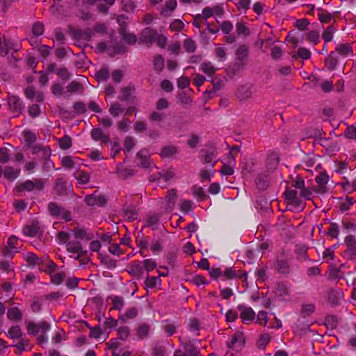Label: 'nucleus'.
<instances>
[{"instance_id":"nucleus-55","label":"nucleus","mask_w":356,"mask_h":356,"mask_svg":"<svg viewBox=\"0 0 356 356\" xmlns=\"http://www.w3.org/2000/svg\"><path fill=\"white\" fill-rule=\"evenodd\" d=\"M175 176V172H174V170L172 168H168V170H166L164 172H159L157 175H156V177L157 178H162L165 181H168L169 180H170L171 179H172Z\"/></svg>"},{"instance_id":"nucleus-22","label":"nucleus","mask_w":356,"mask_h":356,"mask_svg":"<svg viewBox=\"0 0 356 356\" xmlns=\"http://www.w3.org/2000/svg\"><path fill=\"white\" fill-rule=\"evenodd\" d=\"M151 326L147 323H140L136 328V334L138 339H144L147 338L149 334Z\"/></svg>"},{"instance_id":"nucleus-1","label":"nucleus","mask_w":356,"mask_h":356,"mask_svg":"<svg viewBox=\"0 0 356 356\" xmlns=\"http://www.w3.org/2000/svg\"><path fill=\"white\" fill-rule=\"evenodd\" d=\"M44 184L45 181L42 179H27L24 182L17 184L14 188V191L15 193H21L24 191L27 192L33 191H41L44 189Z\"/></svg>"},{"instance_id":"nucleus-12","label":"nucleus","mask_w":356,"mask_h":356,"mask_svg":"<svg viewBox=\"0 0 356 356\" xmlns=\"http://www.w3.org/2000/svg\"><path fill=\"white\" fill-rule=\"evenodd\" d=\"M315 181L317 184L316 191L319 193H325L327 191V184L329 181V176L326 172H321L316 177Z\"/></svg>"},{"instance_id":"nucleus-6","label":"nucleus","mask_w":356,"mask_h":356,"mask_svg":"<svg viewBox=\"0 0 356 356\" xmlns=\"http://www.w3.org/2000/svg\"><path fill=\"white\" fill-rule=\"evenodd\" d=\"M245 338L244 333L242 332H236L227 342V346L229 349L241 350L244 346Z\"/></svg>"},{"instance_id":"nucleus-13","label":"nucleus","mask_w":356,"mask_h":356,"mask_svg":"<svg viewBox=\"0 0 356 356\" xmlns=\"http://www.w3.org/2000/svg\"><path fill=\"white\" fill-rule=\"evenodd\" d=\"M222 276L225 280H233L235 278L247 279L245 273L242 270L236 271L234 268H227L225 271L222 272Z\"/></svg>"},{"instance_id":"nucleus-59","label":"nucleus","mask_w":356,"mask_h":356,"mask_svg":"<svg viewBox=\"0 0 356 356\" xmlns=\"http://www.w3.org/2000/svg\"><path fill=\"white\" fill-rule=\"evenodd\" d=\"M315 307L313 304H303L301 308V315L305 318L310 316L314 312Z\"/></svg>"},{"instance_id":"nucleus-38","label":"nucleus","mask_w":356,"mask_h":356,"mask_svg":"<svg viewBox=\"0 0 356 356\" xmlns=\"http://www.w3.org/2000/svg\"><path fill=\"white\" fill-rule=\"evenodd\" d=\"M318 19L322 24H328L332 19V15L321 8H318Z\"/></svg>"},{"instance_id":"nucleus-8","label":"nucleus","mask_w":356,"mask_h":356,"mask_svg":"<svg viewBox=\"0 0 356 356\" xmlns=\"http://www.w3.org/2000/svg\"><path fill=\"white\" fill-rule=\"evenodd\" d=\"M127 19L124 15H120L118 17L117 21L120 24L119 29V33L122 36V38L129 44H134L137 41V38L134 33H127L126 31V25H122L121 20Z\"/></svg>"},{"instance_id":"nucleus-31","label":"nucleus","mask_w":356,"mask_h":356,"mask_svg":"<svg viewBox=\"0 0 356 356\" xmlns=\"http://www.w3.org/2000/svg\"><path fill=\"white\" fill-rule=\"evenodd\" d=\"M7 316L9 320L20 321L22 318V313L18 307H13L8 310Z\"/></svg>"},{"instance_id":"nucleus-11","label":"nucleus","mask_w":356,"mask_h":356,"mask_svg":"<svg viewBox=\"0 0 356 356\" xmlns=\"http://www.w3.org/2000/svg\"><path fill=\"white\" fill-rule=\"evenodd\" d=\"M157 38V32L150 28L145 29L140 33V40L147 44H151L155 42Z\"/></svg>"},{"instance_id":"nucleus-34","label":"nucleus","mask_w":356,"mask_h":356,"mask_svg":"<svg viewBox=\"0 0 356 356\" xmlns=\"http://www.w3.org/2000/svg\"><path fill=\"white\" fill-rule=\"evenodd\" d=\"M112 302L113 306L110 310H121L124 307V299L118 296H111L108 298Z\"/></svg>"},{"instance_id":"nucleus-54","label":"nucleus","mask_w":356,"mask_h":356,"mask_svg":"<svg viewBox=\"0 0 356 356\" xmlns=\"http://www.w3.org/2000/svg\"><path fill=\"white\" fill-rule=\"evenodd\" d=\"M56 238L60 244L67 245L70 238V234L67 232L60 231L56 234Z\"/></svg>"},{"instance_id":"nucleus-15","label":"nucleus","mask_w":356,"mask_h":356,"mask_svg":"<svg viewBox=\"0 0 356 356\" xmlns=\"http://www.w3.org/2000/svg\"><path fill=\"white\" fill-rule=\"evenodd\" d=\"M74 238L77 240H84L86 241H90L93 238V234L91 232H87L86 229L81 227H76L73 230Z\"/></svg>"},{"instance_id":"nucleus-28","label":"nucleus","mask_w":356,"mask_h":356,"mask_svg":"<svg viewBox=\"0 0 356 356\" xmlns=\"http://www.w3.org/2000/svg\"><path fill=\"white\" fill-rule=\"evenodd\" d=\"M66 89L67 91L71 94L76 92L82 94L84 91L83 86L76 81H72L70 82L67 86Z\"/></svg>"},{"instance_id":"nucleus-7","label":"nucleus","mask_w":356,"mask_h":356,"mask_svg":"<svg viewBox=\"0 0 356 356\" xmlns=\"http://www.w3.org/2000/svg\"><path fill=\"white\" fill-rule=\"evenodd\" d=\"M237 309L240 312V318L244 323L248 324L255 319V312L251 307L244 305H238Z\"/></svg>"},{"instance_id":"nucleus-44","label":"nucleus","mask_w":356,"mask_h":356,"mask_svg":"<svg viewBox=\"0 0 356 356\" xmlns=\"http://www.w3.org/2000/svg\"><path fill=\"white\" fill-rule=\"evenodd\" d=\"M138 311L136 307H131L127 309L125 313L121 315L119 318L122 321H126L129 319H133L138 315Z\"/></svg>"},{"instance_id":"nucleus-16","label":"nucleus","mask_w":356,"mask_h":356,"mask_svg":"<svg viewBox=\"0 0 356 356\" xmlns=\"http://www.w3.org/2000/svg\"><path fill=\"white\" fill-rule=\"evenodd\" d=\"M91 137L96 141H100L101 143L106 144L110 141V136L104 134L100 128H95L91 131Z\"/></svg>"},{"instance_id":"nucleus-9","label":"nucleus","mask_w":356,"mask_h":356,"mask_svg":"<svg viewBox=\"0 0 356 356\" xmlns=\"http://www.w3.org/2000/svg\"><path fill=\"white\" fill-rule=\"evenodd\" d=\"M347 247L345 253L350 259H356V238L354 235H348L344 239Z\"/></svg>"},{"instance_id":"nucleus-48","label":"nucleus","mask_w":356,"mask_h":356,"mask_svg":"<svg viewBox=\"0 0 356 356\" xmlns=\"http://www.w3.org/2000/svg\"><path fill=\"white\" fill-rule=\"evenodd\" d=\"M177 3V0H168L165 2V8H163L161 14L165 16H168L170 14L168 13V10L172 12L175 10Z\"/></svg>"},{"instance_id":"nucleus-47","label":"nucleus","mask_w":356,"mask_h":356,"mask_svg":"<svg viewBox=\"0 0 356 356\" xmlns=\"http://www.w3.org/2000/svg\"><path fill=\"white\" fill-rule=\"evenodd\" d=\"M109 71L106 67L101 68L95 73V79L99 81H106L109 78Z\"/></svg>"},{"instance_id":"nucleus-45","label":"nucleus","mask_w":356,"mask_h":356,"mask_svg":"<svg viewBox=\"0 0 356 356\" xmlns=\"http://www.w3.org/2000/svg\"><path fill=\"white\" fill-rule=\"evenodd\" d=\"M248 48L245 44L239 46L236 51V59L241 63L248 56Z\"/></svg>"},{"instance_id":"nucleus-21","label":"nucleus","mask_w":356,"mask_h":356,"mask_svg":"<svg viewBox=\"0 0 356 356\" xmlns=\"http://www.w3.org/2000/svg\"><path fill=\"white\" fill-rule=\"evenodd\" d=\"M178 152V147L177 146L173 145H167L161 148L160 156L163 159L170 158L176 155Z\"/></svg>"},{"instance_id":"nucleus-61","label":"nucleus","mask_w":356,"mask_h":356,"mask_svg":"<svg viewBox=\"0 0 356 356\" xmlns=\"http://www.w3.org/2000/svg\"><path fill=\"white\" fill-rule=\"evenodd\" d=\"M177 326L175 323H167L162 325V329L168 337L172 336L177 332Z\"/></svg>"},{"instance_id":"nucleus-41","label":"nucleus","mask_w":356,"mask_h":356,"mask_svg":"<svg viewBox=\"0 0 356 356\" xmlns=\"http://www.w3.org/2000/svg\"><path fill=\"white\" fill-rule=\"evenodd\" d=\"M305 38L309 43L316 45L320 42L319 32L317 31H310L305 34Z\"/></svg>"},{"instance_id":"nucleus-5","label":"nucleus","mask_w":356,"mask_h":356,"mask_svg":"<svg viewBox=\"0 0 356 356\" xmlns=\"http://www.w3.org/2000/svg\"><path fill=\"white\" fill-rule=\"evenodd\" d=\"M254 93V88L253 86L249 83H246L242 86H240L236 92V98L240 102H247L250 99Z\"/></svg>"},{"instance_id":"nucleus-58","label":"nucleus","mask_w":356,"mask_h":356,"mask_svg":"<svg viewBox=\"0 0 356 356\" xmlns=\"http://www.w3.org/2000/svg\"><path fill=\"white\" fill-rule=\"evenodd\" d=\"M152 356H168L166 347L164 346H155L152 349Z\"/></svg>"},{"instance_id":"nucleus-25","label":"nucleus","mask_w":356,"mask_h":356,"mask_svg":"<svg viewBox=\"0 0 356 356\" xmlns=\"http://www.w3.org/2000/svg\"><path fill=\"white\" fill-rule=\"evenodd\" d=\"M257 188L260 190L267 188L269 182V177L267 173L259 174L255 180Z\"/></svg>"},{"instance_id":"nucleus-50","label":"nucleus","mask_w":356,"mask_h":356,"mask_svg":"<svg viewBox=\"0 0 356 356\" xmlns=\"http://www.w3.org/2000/svg\"><path fill=\"white\" fill-rule=\"evenodd\" d=\"M183 46L188 53H193L196 50V44L195 41L191 38H187L184 40Z\"/></svg>"},{"instance_id":"nucleus-62","label":"nucleus","mask_w":356,"mask_h":356,"mask_svg":"<svg viewBox=\"0 0 356 356\" xmlns=\"http://www.w3.org/2000/svg\"><path fill=\"white\" fill-rule=\"evenodd\" d=\"M121 5L122 10L127 13L133 12L136 8L131 0H121Z\"/></svg>"},{"instance_id":"nucleus-27","label":"nucleus","mask_w":356,"mask_h":356,"mask_svg":"<svg viewBox=\"0 0 356 356\" xmlns=\"http://www.w3.org/2000/svg\"><path fill=\"white\" fill-rule=\"evenodd\" d=\"M177 191L174 188L169 190L165 196L167 209H172L177 200Z\"/></svg>"},{"instance_id":"nucleus-23","label":"nucleus","mask_w":356,"mask_h":356,"mask_svg":"<svg viewBox=\"0 0 356 356\" xmlns=\"http://www.w3.org/2000/svg\"><path fill=\"white\" fill-rule=\"evenodd\" d=\"M285 199L291 202V204L298 207L301 202L298 197V193L296 190L287 189L284 193Z\"/></svg>"},{"instance_id":"nucleus-33","label":"nucleus","mask_w":356,"mask_h":356,"mask_svg":"<svg viewBox=\"0 0 356 356\" xmlns=\"http://www.w3.org/2000/svg\"><path fill=\"white\" fill-rule=\"evenodd\" d=\"M40 227L38 222H32L31 225H28L24 227V233L25 235L29 236H35L39 232Z\"/></svg>"},{"instance_id":"nucleus-3","label":"nucleus","mask_w":356,"mask_h":356,"mask_svg":"<svg viewBox=\"0 0 356 356\" xmlns=\"http://www.w3.org/2000/svg\"><path fill=\"white\" fill-rule=\"evenodd\" d=\"M71 184L64 177H58L55 179L53 186V193L58 196H67L71 191Z\"/></svg>"},{"instance_id":"nucleus-57","label":"nucleus","mask_w":356,"mask_h":356,"mask_svg":"<svg viewBox=\"0 0 356 356\" xmlns=\"http://www.w3.org/2000/svg\"><path fill=\"white\" fill-rule=\"evenodd\" d=\"M192 192H193V194L195 197L199 198L200 200H204L207 197V195L204 193L203 188L201 186H193Z\"/></svg>"},{"instance_id":"nucleus-42","label":"nucleus","mask_w":356,"mask_h":356,"mask_svg":"<svg viewBox=\"0 0 356 356\" xmlns=\"http://www.w3.org/2000/svg\"><path fill=\"white\" fill-rule=\"evenodd\" d=\"M82 249V245L79 241H69L66 245V250L68 252L77 253Z\"/></svg>"},{"instance_id":"nucleus-56","label":"nucleus","mask_w":356,"mask_h":356,"mask_svg":"<svg viewBox=\"0 0 356 356\" xmlns=\"http://www.w3.org/2000/svg\"><path fill=\"white\" fill-rule=\"evenodd\" d=\"M56 73L63 81H67L71 78V74L65 67L57 69Z\"/></svg>"},{"instance_id":"nucleus-19","label":"nucleus","mask_w":356,"mask_h":356,"mask_svg":"<svg viewBox=\"0 0 356 356\" xmlns=\"http://www.w3.org/2000/svg\"><path fill=\"white\" fill-rule=\"evenodd\" d=\"M339 63V58L334 51L330 54L325 59V65L330 71L334 70Z\"/></svg>"},{"instance_id":"nucleus-35","label":"nucleus","mask_w":356,"mask_h":356,"mask_svg":"<svg viewBox=\"0 0 356 356\" xmlns=\"http://www.w3.org/2000/svg\"><path fill=\"white\" fill-rule=\"evenodd\" d=\"M32 152L33 154L41 152L42 154V158L44 160L49 159L51 155V150L49 148L44 147L40 145H35L32 147Z\"/></svg>"},{"instance_id":"nucleus-49","label":"nucleus","mask_w":356,"mask_h":356,"mask_svg":"<svg viewBox=\"0 0 356 356\" xmlns=\"http://www.w3.org/2000/svg\"><path fill=\"white\" fill-rule=\"evenodd\" d=\"M344 267V265H341L340 268H332L330 270V276L333 279H339L343 278L345 275V273L342 271V268Z\"/></svg>"},{"instance_id":"nucleus-39","label":"nucleus","mask_w":356,"mask_h":356,"mask_svg":"<svg viewBox=\"0 0 356 356\" xmlns=\"http://www.w3.org/2000/svg\"><path fill=\"white\" fill-rule=\"evenodd\" d=\"M339 225L336 222H330L326 230V234L331 238H337L339 235Z\"/></svg>"},{"instance_id":"nucleus-52","label":"nucleus","mask_w":356,"mask_h":356,"mask_svg":"<svg viewBox=\"0 0 356 356\" xmlns=\"http://www.w3.org/2000/svg\"><path fill=\"white\" fill-rule=\"evenodd\" d=\"M8 335L12 339H19L22 336V330L20 326L14 325L10 327L8 331Z\"/></svg>"},{"instance_id":"nucleus-10","label":"nucleus","mask_w":356,"mask_h":356,"mask_svg":"<svg viewBox=\"0 0 356 356\" xmlns=\"http://www.w3.org/2000/svg\"><path fill=\"white\" fill-rule=\"evenodd\" d=\"M10 50H14L15 52L18 51L17 49H15V44L10 39L4 36L0 38V55L6 56Z\"/></svg>"},{"instance_id":"nucleus-63","label":"nucleus","mask_w":356,"mask_h":356,"mask_svg":"<svg viewBox=\"0 0 356 356\" xmlns=\"http://www.w3.org/2000/svg\"><path fill=\"white\" fill-rule=\"evenodd\" d=\"M309 21L307 18H302L296 20V22H295V26L299 31H303L307 29V26L309 25Z\"/></svg>"},{"instance_id":"nucleus-36","label":"nucleus","mask_w":356,"mask_h":356,"mask_svg":"<svg viewBox=\"0 0 356 356\" xmlns=\"http://www.w3.org/2000/svg\"><path fill=\"white\" fill-rule=\"evenodd\" d=\"M184 350L186 356H202L197 347L191 342L184 344Z\"/></svg>"},{"instance_id":"nucleus-60","label":"nucleus","mask_w":356,"mask_h":356,"mask_svg":"<svg viewBox=\"0 0 356 356\" xmlns=\"http://www.w3.org/2000/svg\"><path fill=\"white\" fill-rule=\"evenodd\" d=\"M164 67V59L161 55H157L154 58V67L155 70L160 72Z\"/></svg>"},{"instance_id":"nucleus-43","label":"nucleus","mask_w":356,"mask_h":356,"mask_svg":"<svg viewBox=\"0 0 356 356\" xmlns=\"http://www.w3.org/2000/svg\"><path fill=\"white\" fill-rule=\"evenodd\" d=\"M200 70L209 76H213L217 68L212 65L211 62H204L200 65Z\"/></svg>"},{"instance_id":"nucleus-24","label":"nucleus","mask_w":356,"mask_h":356,"mask_svg":"<svg viewBox=\"0 0 356 356\" xmlns=\"http://www.w3.org/2000/svg\"><path fill=\"white\" fill-rule=\"evenodd\" d=\"M136 156L140 161L138 165L143 168H148L150 167L151 162L149 156L147 155V151L145 149H141L138 152Z\"/></svg>"},{"instance_id":"nucleus-29","label":"nucleus","mask_w":356,"mask_h":356,"mask_svg":"<svg viewBox=\"0 0 356 356\" xmlns=\"http://www.w3.org/2000/svg\"><path fill=\"white\" fill-rule=\"evenodd\" d=\"M19 173L20 169H15L10 166L6 167L3 170L4 177L10 181H13L17 178Z\"/></svg>"},{"instance_id":"nucleus-51","label":"nucleus","mask_w":356,"mask_h":356,"mask_svg":"<svg viewBox=\"0 0 356 356\" xmlns=\"http://www.w3.org/2000/svg\"><path fill=\"white\" fill-rule=\"evenodd\" d=\"M65 277L66 274L63 271L54 273L51 275V282L56 285H59L63 282Z\"/></svg>"},{"instance_id":"nucleus-32","label":"nucleus","mask_w":356,"mask_h":356,"mask_svg":"<svg viewBox=\"0 0 356 356\" xmlns=\"http://www.w3.org/2000/svg\"><path fill=\"white\" fill-rule=\"evenodd\" d=\"M74 175L80 184H86L90 181V175L84 170H78Z\"/></svg>"},{"instance_id":"nucleus-2","label":"nucleus","mask_w":356,"mask_h":356,"mask_svg":"<svg viewBox=\"0 0 356 356\" xmlns=\"http://www.w3.org/2000/svg\"><path fill=\"white\" fill-rule=\"evenodd\" d=\"M47 209L49 213L53 217L58 218L60 216L65 222L72 220L71 212L66 210L56 202H49L47 205Z\"/></svg>"},{"instance_id":"nucleus-30","label":"nucleus","mask_w":356,"mask_h":356,"mask_svg":"<svg viewBox=\"0 0 356 356\" xmlns=\"http://www.w3.org/2000/svg\"><path fill=\"white\" fill-rule=\"evenodd\" d=\"M135 91L136 88L134 86L129 85L125 86L121 89V95L119 97V99L121 101H128Z\"/></svg>"},{"instance_id":"nucleus-14","label":"nucleus","mask_w":356,"mask_h":356,"mask_svg":"<svg viewBox=\"0 0 356 356\" xmlns=\"http://www.w3.org/2000/svg\"><path fill=\"white\" fill-rule=\"evenodd\" d=\"M143 267L141 266L140 261H136L130 264L129 273L134 277L140 280L143 277Z\"/></svg>"},{"instance_id":"nucleus-20","label":"nucleus","mask_w":356,"mask_h":356,"mask_svg":"<svg viewBox=\"0 0 356 356\" xmlns=\"http://www.w3.org/2000/svg\"><path fill=\"white\" fill-rule=\"evenodd\" d=\"M342 291L341 290H335L331 289L327 293L328 300L333 305H339L342 299Z\"/></svg>"},{"instance_id":"nucleus-46","label":"nucleus","mask_w":356,"mask_h":356,"mask_svg":"<svg viewBox=\"0 0 356 356\" xmlns=\"http://www.w3.org/2000/svg\"><path fill=\"white\" fill-rule=\"evenodd\" d=\"M336 29L333 25H330L322 33V38L325 43L330 42L333 38V33Z\"/></svg>"},{"instance_id":"nucleus-17","label":"nucleus","mask_w":356,"mask_h":356,"mask_svg":"<svg viewBox=\"0 0 356 356\" xmlns=\"http://www.w3.org/2000/svg\"><path fill=\"white\" fill-rule=\"evenodd\" d=\"M275 270L279 273L289 274L291 271L289 260L286 259H277L275 262Z\"/></svg>"},{"instance_id":"nucleus-64","label":"nucleus","mask_w":356,"mask_h":356,"mask_svg":"<svg viewBox=\"0 0 356 356\" xmlns=\"http://www.w3.org/2000/svg\"><path fill=\"white\" fill-rule=\"evenodd\" d=\"M32 33L35 36H40L44 33V24L38 22L33 24L32 27Z\"/></svg>"},{"instance_id":"nucleus-37","label":"nucleus","mask_w":356,"mask_h":356,"mask_svg":"<svg viewBox=\"0 0 356 356\" xmlns=\"http://www.w3.org/2000/svg\"><path fill=\"white\" fill-rule=\"evenodd\" d=\"M275 295L278 297H284L289 295V291L286 284L284 282H277L275 287Z\"/></svg>"},{"instance_id":"nucleus-53","label":"nucleus","mask_w":356,"mask_h":356,"mask_svg":"<svg viewBox=\"0 0 356 356\" xmlns=\"http://www.w3.org/2000/svg\"><path fill=\"white\" fill-rule=\"evenodd\" d=\"M59 146L62 149H67L72 146V138L65 135L58 140Z\"/></svg>"},{"instance_id":"nucleus-40","label":"nucleus","mask_w":356,"mask_h":356,"mask_svg":"<svg viewBox=\"0 0 356 356\" xmlns=\"http://www.w3.org/2000/svg\"><path fill=\"white\" fill-rule=\"evenodd\" d=\"M108 111L113 117L116 118L124 111V108L119 102H115L111 104Z\"/></svg>"},{"instance_id":"nucleus-4","label":"nucleus","mask_w":356,"mask_h":356,"mask_svg":"<svg viewBox=\"0 0 356 356\" xmlns=\"http://www.w3.org/2000/svg\"><path fill=\"white\" fill-rule=\"evenodd\" d=\"M8 110L14 114L15 117L20 115L24 110V104L22 101L18 96L9 95L7 97Z\"/></svg>"},{"instance_id":"nucleus-18","label":"nucleus","mask_w":356,"mask_h":356,"mask_svg":"<svg viewBox=\"0 0 356 356\" xmlns=\"http://www.w3.org/2000/svg\"><path fill=\"white\" fill-rule=\"evenodd\" d=\"M334 52L343 57H347L353 54V50L350 44L343 43L336 46Z\"/></svg>"},{"instance_id":"nucleus-26","label":"nucleus","mask_w":356,"mask_h":356,"mask_svg":"<svg viewBox=\"0 0 356 356\" xmlns=\"http://www.w3.org/2000/svg\"><path fill=\"white\" fill-rule=\"evenodd\" d=\"M201 152V160L204 164L211 163L217 156V152L214 149H212L211 151L202 149Z\"/></svg>"}]
</instances>
